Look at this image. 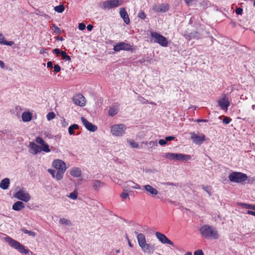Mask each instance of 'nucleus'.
<instances>
[{"instance_id":"obj_18","label":"nucleus","mask_w":255,"mask_h":255,"mask_svg":"<svg viewBox=\"0 0 255 255\" xmlns=\"http://www.w3.org/2000/svg\"><path fill=\"white\" fill-rule=\"evenodd\" d=\"M91 184L92 188L96 191H99L106 185L105 182L99 180H93Z\"/></svg>"},{"instance_id":"obj_58","label":"nucleus","mask_w":255,"mask_h":255,"mask_svg":"<svg viewBox=\"0 0 255 255\" xmlns=\"http://www.w3.org/2000/svg\"><path fill=\"white\" fill-rule=\"evenodd\" d=\"M0 67L2 69H4L5 67V64L4 62L1 60H0Z\"/></svg>"},{"instance_id":"obj_63","label":"nucleus","mask_w":255,"mask_h":255,"mask_svg":"<svg viewBox=\"0 0 255 255\" xmlns=\"http://www.w3.org/2000/svg\"><path fill=\"white\" fill-rule=\"evenodd\" d=\"M203 189L206 191L208 193H209V191H208V188L207 187H204Z\"/></svg>"},{"instance_id":"obj_21","label":"nucleus","mask_w":255,"mask_h":255,"mask_svg":"<svg viewBox=\"0 0 255 255\" xmlns=\"http://www.w3.org/2000/svg\"><path fill=\"white\" fill-rule=\"evenodd\" d=\"M120 14L121 17L123 18L124 22L128 24L130 22L128 15L126 11L125 8H121L120 10Z\"/></svg>"},{"instance_id":"obj_14","label":"nucleus","mask_w":255,"mask_h":255,"mask_svg":"<svg viewBox=\"0 0 255 255\" xmlns=\"http://www.w3.org/2000/svg\"><path fill=\"white\" fill-rule=\"evenodd\" d=\"M169 9V5L167 3H161L159 4H154L152 9L156 12H165Z\"/></svg>"},{"instance_id":"obj_9","label":"nucleus","mask_w":255,"mask_h":255,"mask_svg":"<svg viewBox=\"0 0 255 255\" xmlns=\"http://www.w3.org/2000/svg\"><path fill=\"white\" fill-rule=\"evenodd\" d=\"M229 179L231 182L241 183L246 181L248 179V176L246 174L234 172L230 174Z\"/></svg>"},{"instance_id":"obj_31","label":"nucleus","mask_w":255,"mask_h":255,"mask_svg":"<svg viewBox=\"0 0 255 255\" xmlns=\"http://www.w3.org/2000/svg\"><path fill=\"white\" fill-rule=\"evenodd\" d=\"M198 3L203 7L208 6L209 5V2L205 0H197L195 1V4Z\"/></svg>"},{"instance_id":"obj_37","label":"nucleus","mask_w":255,"mask_h":255,"mask_svg":"<svg viewBox=\"0 0 255 255\" xmlns=\"http://www.w3.org/2000/svg\"><path fill=\"white\" fill-rule=\"evenodd\" d=\"M241 205L247 209H252L253 210H255V205L241 203Z\"/></svg>"},{"instance_id":"obj_22","label":"nucleus","mask_w":255,"mask_h":255,"mask_svg":"<svg viewBox=\"0 0 255 255\" xmlns=\"http://www.w3.org/2000/svg\"><path fill=\"white\" fill-rule=\"evenodd\" d=\"M134 233L136 235L139 246L140 247H142V245L146 243L145 236L143 234L138 233L136 231H135Z\"/></svg>"},{"instance_id":"obj_26","label":"nucleus","mask_w":255,"mask_h":255,"mask_svg":"<svg viewBox=\"0 0 255 255\" xmlns=\"http://www.w3.org/2000/svg\"><path fill=\"white\" fill-rule=\"evenodd\" d=\"M21 118L24 122H28L31 120L32 114L29 112H24L22 113Z\"/></svg>"},{"instance_id":"obj_54","label":"nucleus","mask_w":255,"mask_h":255,"mask_svg":"<svg viewBox=\"0 0 255 255\" xmlns=\"http://www.w3.org/2000/svg\"><path fill=\"white\" fill-rule=\"evenodd\" d=\"M13 44H14L13 41H7L5 40V41L3 45H8V46H12Z\"/></svg>"},{"instance_id":"obj_60","label":"nucleus","mask_w":255,"mask_h":255,"mask_svg":"<svg viewBox=\"0 0 255 255\" xmlns=\"http://www.w3.org/2000/svg\"><path fill=\"white\" fill-rule=\"evenodd\" d=\"M126 238H127V239L128 240V244L129 246L130 247H131V248H132V247H133V246H132V245L131 244V242H130V241L129 239H128V237L127 236V237H126Z\"/></svg>"},{"instance_id":"obj_44","label":"nucleus","mask_w":255,"mask_h":255,"mask_svg":"<svg viewBox=\"0 0 255 255\" xmlns=\"http://www.w3.org/2000/svg\"><path fill=\"white\" fill-rule=\"evenodd\" d=\"M53 27L54 28L55 32H56L57 33H60V32H61L60 29L58 26H57L55 24H54L53 25Z\"/></svg>"},{"instance_id":"obj_38","label":"nucleus","mask_w":255,"mask_h":255,"mask_svg":"<svg viewBox=\"0 0 255 255\" xmlns=\"http://www.w3.org/2000/svg\"><path fill=\"white\" fill-rule=\"evenodd\" d=\"M68 197L71 199L75 200L77 198L78 192L76 191H74V192L70 193Z\"/></svg>"},{"instance_id":"obj_25","label":"nucleus","mask_w":255,"mask_h":255,"mask_svg":"<svg viewBox=\"0 0 255 255\" xmlns=\"http://www.w3.org/2000/svg\"><path fill=\"white\" fill-rule=\"evenodd\" d=\"M70 175L75 177H79L81 175V170L78 167H73L70 171Z\"/></svg>"},{"instance_id":"obj_57","label":"nucleus","mask_w":255,"mask_h":255,"mask_svg":"<svg viewBox=\"0 0 255 255\" xmlns=\"http://www.w3.org/2000/svg\"><path fill=\"white\" fill-rule=\"evenodd\" d=\"M247 213L248 214L251 215L255 216V212H254V211L248 210L247 211Z\"/></svg>"},{"instance_id":"obj_1","label":"nucleus","mask_w":255,"mask_h":255,"mask_svg":"<svg viewBox=\"0 0 255 255\" xmlns=\"http://www.w3.org/2000/svg\"><path fill=\"white\" fill-rule=\"evenodd\" d=\"M52 166L54 169H48L47 170L48 173L56 180H61L67 169L65 162L61 159H56L53 161Z\"/></svg>"},{"instance_id":"obj_47","label":"nucleus","mask_w":255,"mask_h":255,"mask_svg":"<svg viewBox=\"0 0 255 255\" xmlns=\"http://www.w3.org/2000/svg\"><path fill=\"white\" fill-rule=\"evenodd\" d=\"M194 255H204V253L201 250H198L194 252Z\"/></svg>"},{"instance_id":"obj_59","label":"nucleus","mask_w":255,"mask_h":255,"mask_svg":"<svg viewBox=\"0 0 255 255\" xmlns=\"http://www.w3.org/2000/svg\"><path fill=\"white\" fill-rule=\"evenodd\" d=\"M87 28L88 31H90L93 28V26L92 25H91V24H89V25H87Z\"/></svg>"},{"instance_id":"obj_4","label":"nucleus","mask_w":255,"mask_h":255,"mask_svg":"<svg viewBox=\"0 0 255 255\" xmlns=\"http://www.w3.org/2000/svg\"><path fill=\"white\" fill-rule=\"evenodd\" d=\"M201 235L206 239H218L219 234L218 232L211 226L206 225L202 226L200 230Z\"/></svg>"},{"instance_id":"obj_55","label":"nucleus","mask_w":255,"mask_h":255,"mask_svg":"<svg viewBox=\"0 0 255 255\" xmlns=\"http://www.w3.org/2000/svg\"><path fill=\"white\" fill-rule=\"evenodd\" d=\"M53 52L57 54H61V51H60V50L59 49L55 48L53 50Z\"/></svg>"},{"instance_id":"obj_17","label":"nucleus","mask_w":255,"mask_h":255,"mask_svg":"<svg viewBox=\"0 0 255 255\" xmlns=\"http://www.w3.org/2000/svg\"><path fill=\"white\" fill-rule=\"evenodd\" d=\"M81 120L85 127L89 131L94 132L97 129V127L96 126L94 125L92 123L89 122L84 117H81Z\"/></svg>"},{"instance_id":"obj_12","label":"nucleus","mask_w":255,"mask_h":255,"mask_svg":"<svg viewBox=\"0 0 255 255\" xmlns=\"http://www.w3.org/2000/svg\"><path fill=\"white\" fill-rule=\"evenodd\" d=\"M218 104L222 110L227 111L230 105V102L228 97L224 95L218 100Z\"/></svg>"},{"instance_id":"obj_30","label":"nucleus","mask_w":255,"mask_h":255,"mask_svg":"<svg viewBox=\"0 0 255 255\" xmlns=\"http://www.w3.org/2000/svg\"><path fill=\"white\" fill-rule=\"evenodd\" d=\"M79 128V126L77 124H73L70 126L68 128V132L70 135H73L74 134V130Z\"/></svg>"},{"instance_id":"obj_42","label":"nucleus","mask_w":255,"mask_h":255,"mask_svg":"<svg viewBox=\"0 0 255 255\" xmlns=\"http://www.w3.org/2000/svg\"><path fill=\"white\" fill-rule=\"evenodd\" d=\"M231 121V119L227 117H225L223 120V123L225 124H229Z\"/></svg>"},{"instance_id":"obj_16","label":"nucleus","mask_w":255,"mask_h":255,"mask_svg":"<svg viewBox=\"0 0 255 255\" xmlns=\"http://www.w3.org/2000/svg\"><path fill=\"white\" fill-rule=\"evenodd\" d=\"M74 103L80 107H83L85 105V98L82 94H77L73 98Z\"/></svg>"},{"instance_id":"obj_27","label":"nucleus","mask_w":255,"mask_h":255,"mask_svg":"<svg viewBox=\"0 0 255 255\" xmlns=\"http://www.w3.org/2000/svg\"><path fill=\"white\" fill-rule=\"evenodd\" d=\"M9 184V179L7 178H4L0 182V188L3 190H6L8 189Z\"/></svg>"},{"instance_id":"obj_49","label":"nucleus","mask_w":255,"mask_h":255,"mask_svg":"<svg viewBox=\"0 0 255 255\" xmlns=\"http://www.w3.org/2000/svg\"><path fill=\"white\" fill-rule=\"evenodd\" d=\"M236 12L237 14L240 15L242 14L243 12V9L241 7H238L236 9Z\"/></svg>"},{"instance_id":"obj_46","label":"nucleus","mask_w":255,"mask_h":255,"mask_svg":"<svg viewBox=\"0 0 255 255\" xmlns=\"http://www.w3.org/2000/svg\"><path fill=\"white\" fill-rule=\"evenodd\" d=\"M61 70V68L59 66V65H55L54 66V70L55 72L58 73Z\"/></svg>"},{"instance_id":"obj_2","label":"nucleus","mask_w":255,"mask_h":255,"mask_svg":"<svg viewBox=\"0 0 255 255\" xmlns=\"http://www.w3.org/2000/svg\"><path fill=\"white\" fill-rule=\"evenodd\" d=\"M35 141L36 143L40 144V146L33 142H30L29 147L31 150V153L33 154H37L42 151L46 153L50 152L49 145L42 138L40 137H36Z\"/></svg>"},{"instance_id":"obj_62","label":"nucleus","mask_w":255,"mask_h":255,"mask_svg":"<svg viewBox=\"0 0 255 255\" xmlns=\"http://www.w3.org/2000/svg\"><path fill=\"white\" fill-rule=\"evenodd\" d=\"M208 121L207 120H200V119H198L197 120V122L198 123H200V122H207Z\"/></svg>"},{"instance_id":"obj_10","label":"nucleus","mask_w":255,"mask_h":255,"mask_svg":"<svg viewBox=\"0 0 255 255\" xmlns=\"http://www.w3.org/2000/svg\"><path fill=\"white\" fill-rule=\"evenodd\" d=\"M150 35L151 37L154 39V42L157 43L163 47L167 46V40L162 35L156 32H151Z\"/></svg>"},{"instance_id":"obj_35","label":"nucleus","mask_w":255,"mask_h":255,"mask_svg":"<svg viewBox=\"0 0 255 255\" xmlns=\"http://www.w3.org/2000/svg\"><path fill=\"white\" fill-rule=\"evenodd\" d=\"M61 56L62 59L65 60V61H70L71 60L70 57L67 55L66 52L65 51H61Z\"/></svg>"},{"instance_id":"obj_7","label":"nucleus","mask_w":255,"mask_h":255,"mask_svg":"<svg viewBox=\"0 0 255 255\" xmlns=\"http://www.w3.org/2000/svg\"><path fill=\"white\" fill-rule=\"evenodd\" d=\"M13 197L19 200L25 202H28L31 199L30 194L23 188L16 191L13 194Z\"/></svg>"},{"instance_id":"obj_34","label":"nucleus","mask_w":255,"mask_h":255,"mask_svg":"<svg viewBox=\"0 0 255 255\" xmlns=\"http://www.w3.org/2000/svg\"><path fill=\"white\" fill-rule=\"evenodd\" d=\"M128 142L130 144V146L132 148H137L138 144L133 140L127 139Z\"/></svg>"},{"instance_id":"obj_32","label":"nucleus","mask_w":255,"mask_h":255,"mask_svg":"<svg viewBox=\"0 0 255 255\" xmlns=\"http://www.w3.org/2000/svg\"><path fill=\"white\" fill-rule=\"evenodd\" d=\"M21 231L24 233V234H28V235L32 237H35L36 235V233L33 231H28V230L23 228L21 229Z\"/></svg>"},{"instance_id":"obj_5","label":"nucleus","mask_w":255,"mask_h":255,"mask_svg":"<svg viewBox=\"0 0 255 255\" xmlns=\"http://www.w3.org/2000/svg\"><path fill=\"white\" fill-rule=\"evenodd\" d=\"M162 156L165 158L174 161H187L191 158L190 155L170 152L164 153Z\"/></svg>"},{"instance_id":"obj_43","label":"nucleus","mask_w":255,"mask_h":255,"mask_svg":"<svg viewBox=\"0 0 255 255\" xmlns=\"http://www.w3.org/2000/svg\"><path fill=\"white\" fill-rule=\"evenodd\" d=\"M129 182L132 183L133 184V186H132L131 187L132 188L135 189H140V186L138 184L135 183L133 181H130Z\"/></svg>"},{"instance_id":"obj_36","label":"nucleus","mask_w":255,"mask_h":255,"mask_svg":"<svg viewBox=\"0 0 255 255\" xmlns=\"http://www.w3.org/2000/svg\"><path fill=\"white\" fill-rule=\"evenodd\" d=\"M64 6L63 5H58L54 7L55 11L58 13H62L64 10Z\"/></svg>"},{"instance_id":"obj_50","label":"nucleus","mask_w":255,"mask_h":255,"mask_svg":"<svg viewBox=\"0 0 255 255\" xmlns=\"http://www.w3.org/2000/svg\"><path fill=\"white\" fill-rule=\"evenodd\" d=\"M62 126L64 128L66 127L68 125V123L66 121L65 119H63L62 121Z\"/></svg>"},{"instance_id":"obj_51","label":"nucleus","mask_w":255,"mask_h":255,"mask_svg":"<svg viewBox=\"0 0 255 255\" xmlns=\"http://www.w3.org/2000/svg\"><path fill=\"white\" fill-rule=\"evenodd\" d=\"M162 184L164 185H166V186H176V184H175L174 183H172V182H169L163 183Z\"/></svg>"},{"instance_id":"obj_23","label":"nucleus","mask_w":255,"mask_h":255,"mask_svg":"<svg viewBox=\"0 0 255 255\" xmlns=\"http://www.w3.org/2000/svg\"><path fill=\"white\" fill-rule=\"evenodd\" d=\"M143 188L146 192L152 196H156L158 193V191L150 185H145L143 186Z\"/></svg>"},{"instance_id":"obj_39","label":"nucleus","mask_w":255,"mask_h":255,"mask_svg":"<svg viewBox=\"0 0 255 255\" xmlns=\"http://www.w3.org/2000/svg\"><path fill=\"white\" fill-rule=\"evenodd\" d=\"M46 117L47 120L49 121L55 118V114L54 112H50L47 114Z\"/></svg>"},{"instance_id":"obj_19","label":"nucleus","mask_w":255,"mask_h":255,"mask_svg":"<svg viewBox=\"0 0 255 255\" xmlns=\"http://www.w3.org/2000/svg\"><path fill=\"white\" fill-rule=\"evenodd\" d=\"M140 248L144 253L150 254H152L155 250L154 245L147 244L146 243L142 245V247H140Z\"/></svg>"},{"instance_id":"obj_20","label":"nucleus","mask_w":255,"mask_h":255,"mask_svg":"<svg viewBox=\"0 0 255 255\" xmlns=\"http://www.w3.org/2000/svg\"><path fill=\"white\" fill-rule=\"evenodd\" d=\"M119 111V105L116 103L110 107L108 113L109 116L113 117L118 114Z\"/></svg>"},{"instance_id":"obj_41","label":"nucleus","mask_w":255,"mask_h":255,"mask_svg":"<svg viewBox=\"0 0 255 255\" xmlns=\"http://www.w3.org/2000/svg\"><path fill=\"white\" fill-rule=\"evenodd\" d=\"M197 0H184L185 2L188 6H191L193 4H195V1Z\"/></svg>"},{"instance_id":"obj_6","label":"nucleus","mask_w":255,"mask_h":255,"mask_svg":"<svg viewBox=\"0 0 255 255\" xmlns=\"http://www.w3.org/2000/svg\"><path fill=\"white\" fill-rule=\"evenodd\" d=\"M126 129L124 124H116L111 127V133L115 136H122L125 134Z\"/></svg>"},{"instance_id":"obj_29","label":"nucleus","mask_w":255,"mask_h":255,"mask_svg":"<svg viewBox=\"0 0 255 255\" xmlns=\"http://www.w3.org/2000/svg\"><path fill=\"white\" fill-rule=\"evenodd\" d=\"M120 196L124 201H129L130 200L127 190H124V191L120 194Z\"/></svg>"},{"instance_id":"obj_15","label":"nucleus","mask_w":255,"mask_h":255,"mask_svg":"<svg viewBox=\"0 0 255 255\" xmlns=\"http://www.w3.org/2000/svg\"><path fill=\"white\" fill-rule=\"evenodd\" d=\"M155 236L158 240L160 241L162 244H167L174 247V243L169 239H168L165 235L159 232H156L155 233Z\"/></svg>"},{"instance_id":"obj_40","label":"nucleus","mask_w":255,"mask_h":255,"mask_svg":"<svg viewBox=\"0 0 255 255\" xmlns=\"http://www.w3.org/2000/svg\"><path fill=\"white\" fill-rule=\"evenodd\" d=\"M138 17L142 19H144L146 17V15L142 11H140L138 14Z\"/></svg>"},{"instance_id":"obj_3","label":"nucleus","mask_w":255,"mask_h":255,"mask_svg":"<svg viewBox=\"0 0 255 255\" xmlns=\"http://www.w3.org/2000/svg\"><path fill=\"white\" fill-rule=\"evenodd\" d=\"M4 241L7 243L11 247L17 250L20 253L28 255H32V253L29 250L25 249L23 245L11 238L6 237L4 238Z\"/></svg>"},{"instance_id":"obj_24","label":"nucleus","mask_w":255,"mask_h":255,"mask_svg":"<svg viewBox=\"0 0 255 255\" xmlns=\"http://www.w3.org/2000/svg\"><path fill=\"white\" fill-rule=\"evenodd\" d=\"M24 204L21 201H18L13 204L12 209L14 211H19L24 209Z\"/></svg>"},{"instance_id":"obj_48","label":"nucleus","mask_w":255,"mask_h":255,"mask_svg":"<svg viewBox=\"0 0 255 255\" xmlns=\"http://www.w3.org/2000/svg\"><path fill=\"white\" fill-rule=\"evenodd\" d=\"M5 41L3 35L2 34H0V44L3 45Z\"/></svg>"},{"instance_id":"obj_52","label":"nucleus","mask_w":255,"mask_h":255,"mask_svg":"<svg viewBox=\"0 0 255 255\" xmlns=\"http://www.w3.org/2000/svg\"><path fill=\"white\" fill-rule=\"evenodd\" d=\"M158 143L161 145H164L167 143V142H166L165 139H161L159 140Z\"/></svg>"},{"instance_id":"obj_45","label":"nucleus","mask_w":255,"mask_h":255,"mask_svg":"<svg viewBox=\"0 0 255 255\" xmlns=\"http://www.w3.org/2000/svg\"><path fill=\"white\" fill-rule=\"evenodd\" d=\"M86 25L84 23L79 24L78 28L80 30H83L85 29Z\"/></svg>"},{"instance_id":"obj_61","label":"nucleus","mask_w":255,"mask_h":255,"mask_svg":"<svg viewBox=\"0 0 255 255\" xmlns=\"http://www.w3.org/2000/svg\"><path fill=\"white\" fill-rule=\"evenodd\" d=\"M52 66H53V63L52 62L49 61L47 62V67L50 68V67H52Z\"/></svg>"},{"instance_id":"obj_11","label":"nucleus","mask_w":255,"mask_h":255,"mask_svg":"<svg viewBox=\"0 0 255 255\" xmlns=\"http://www.w3.org/2000/svg\"><path fill=\"white\" fill-rule=\"evenodd\" d=\"M190 134L191 139L197 145H201L206 140V136L203 133L198 135L194 132H191Z\"/></svg>"},{"instance_id":"obj_56","label":"nucleus","mask_w":255,"mask_h":255,"mask_svg":"<svg viewBox=\"0 0 255 255\" xmlns=\"http://www.w3.org/2000/svg\"><path fill=\"white\" fill-rule=\"evenodd\" d=\"M198 36L197 33L194 32V33H191V35H190V38H196Z\"/></svg>"},{"instance_id":"obj_64","label":"nucleus","mask_w":255,"mask_h":255,"mask_svg":"<svg viewBox=\"0 0 255 255\" xmlns=\"http://www.w3.org/2000/svg\"><path fill=\"white\" fill-rule=\"evenodd\" d=\"M36 14H38V15L39 14V15H42V13L40 11H39V10L37 11V12H36Z\"/></svg>"},{"instance_id":"obj_28","label":"nucleus","mask_w":255,"mask_h":255,"mask_svg":"<svg viewBox=\"0 0 255 255\" xmlns=\"http://www.w3.org/2000/svg\"><path fill=\"white\" fill-rule=\"evenodd\" d=\"M59 223L61 225H65L69 226H72V223L71 221L68 219L62 218L59 219Z\"/></svg>"},{"instance_id":"obj_8","label":"nucleus","mask_w":255,"mask_h":255,"mask_svg":"<svg viewBox=\"0 0 255 255\" xmlns=\"http://www.w3.org/2000/svg\"><path fill=\"white\" fill-rule=\"evenodd\" d=\"M123 0H110L105 1L99 4V6L102 9H111L121 5L123 3Z\"/></svg>"},{"instance_id":"obj_53","label":"nucleus","mask_w":255,"mask_h":255,"mask_svg":"<svg viewBox=\"0 0 255 255\" xmlns=\"http://www.w3.org/2000/svg\"><path fill=\"white\" fill-rule=\"evenodd\" d=\"M174 138H175L174 136H166L165 139L166 142H167L168 141L173 140L174 139Z\"/></svg>"},{"instance_id":"obj_13","label":"nucleus","mask_w":255,"mask_h":255,"mask_svg":"<svg viewBox=\"0 0 255 255\" xmlns=\"http://www.w3.org/2000/svg\"><path fill=\"white\" fill-rule=\"evenodd\" d=\"M131 49V46L128 43L124 42H120L114 47L115 51H120V50H124L129 51Z\"/></svg>"},{"instance_id":"obj_33","label":"nucleus","mask_w":255,"mask_h":255,"mask_svg":"<svg viewBox=\"0 0 255 255\" xmlns=\"http://www.w3.org/2000/svg\"><path fill=\"white\" fill-rule=\"evenodd\" d=\"M146 144H147V146L149 148H151L157 146V142L156 140L150 141L148 142H146Z\"/></svg>"}]
</instances>
